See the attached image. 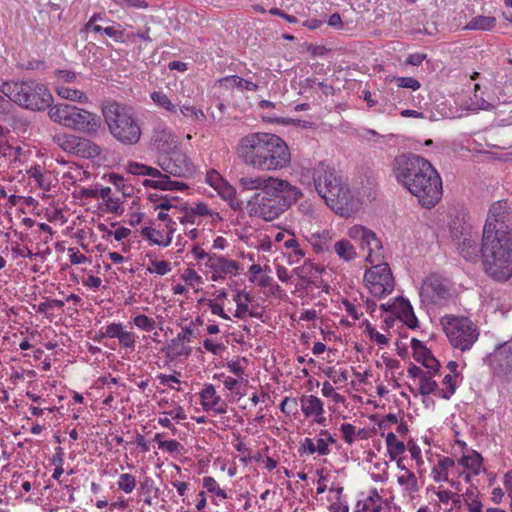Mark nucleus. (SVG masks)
Returning a JSON list of instances; mask_svg holds the SVG:
<instances>
[{"instance_id":"8fccbe9b","label":"nucleus","mask_w":512,"mask_h":512,"mask_svg":"<svg viewBox=\"0 0 512 512\" xmlns=\"http://www.w3.org/2000/svg\"><path fill=\"white\" fill-rule=\"evenodd\" d=\"M324 374L330 378L333 383H344L348 380V371L345 369H336L335 367H328L324 370Z\"/></svg>"},{"instance_id":"1a4fd4ad","label":"nucleus","mask_w":512,"mask_h":512,"mask_svg":"<svg viewBox=\"0 0 512 512\" xmlns=\"http://www.w3.org/2000/svg\"><path fill=\"white\" fill-rule=\"evenodd\" d=\"M275 140V134L255 132L243 136L236 147L239 159L247 166L258 169L270 141Z\"/></svg>"},{"instance_id":"393cba45","label":"nucleus","mask_w":512,"mask_h":512,"mask_svg":"<svg viewBox=\"0 0 512 512\" xmlns=\"http://www.w3.org/2000/svg\"><path fill=\"white\" fill-rule=\"evenodd\" d=\"M173 231V228H169L168 234L166 238H164L161 231L152 227H143L141 229V235L155 245L167 247L172 241Z\"/></svg>"},{"instance_id":"aec40b11","label":"nucleus","mask_w":512,"mask_h":512,"mask_svg":"<svg viewBox=\"0 0 512 512\" xmlns=\"http://www.w3.org/2000/svg\"><path fill=\"white\" fill-rule=\"evenodd\" d=\"M283 247L287 250L286 255L290 265L298 264L307 253V245L305 242H300L294 233H289L288 238L284 240Z\"/></svg>"},{"instance_id":"f257e3e1","label":"nucleus","mask_w":512,"mask_h":512,"mask_svg":"<svg viewBox=\"0 0 512 512\" xmlns=\"http://www.w3.org/2000/svg\"><path fill=\"white\" fill-rule=\"evenodd\" d=\"M511 219L512 208L508 202H494L489 208L482 234L484 270L501 282L512 277V229L504 230Z\"/></svg>"},{"instance_id":"09e8293b","label":"nucleus","mask_w":512,"mask_h":512,"mask_svg":"<svg viewBox=\"0 0 512 512\" xmlns=\"http://www.w3.org/2000/svg\"><path fill=\"white\" fill-rule=\"evenodd\" d=\"M202 485L205 489H207L208 492L215 494L221 499H226L228 497L227 493L219 487L217 481L213 477H204L202 480Z\"/></svg>"},{"instance_id":"2f4dec72","label":"nucleus","mask_w":512,"mask_h":512,"mask_svg":"<svg viewBox=\"0 0 512 512\" xmlns=\"http://www.w3.org/2000/svg\"><path fill=\"white\" fill-rule=\"evenodd\" d=\"M150 98L153 103L160 109L165 110L171 114H176L178 111V105L173 103L166 93L163 91H153L150 94Z\"/></svg>"},{"instance_id":"423d86ee","label":"nucleus","mask_w":512,"mask_h":512,"mask_svg":"<svg viewBox=\"0 0 512 512\" xmlns=\"http://www.w3.org/2000/svg\"><path fill=\"white\" fill-rule=\"evenodd\" d=\"M102 114L111 135L123 145H135L141 137V128L133 109L114 100L102 105Z\"/></svg>"},{"instance_id":"de8ad7c7","label":"nucleus","mask_w":512,"mask_h":512,"mask_svg":"<svg viewBox=\"0 0 512 512\" xmlns=\"http://www.w3.org/2000/svg\"><path fill=\"white\" fill-rule=\"evenodd\" d=\"M117 485L120 490L129 494L136 487V478L130 473H123L119 476Z\"/></svg>"},{"instance_id":"c03bdc74","label":"nucleus","mask_w":512,"mask_h":512,"mask_svg":"<svg viewBox=\"0 0 512 512\" xmlns=\"http://www.w3.org/2000/svg\"><path fill=\"white\" fill-rule=\"evenodd\" d=\"M252 300L249 293L245 291H238L234 296L236 303V311L234 316L237 318H243L245 313L248 311V303Z\"/></svg>"},{"instance_id":"c756f323","label":"nucleus","mask_w":512,"mask_h":512,"mask_svg":"<svg viewBox=\"0 0 512 512\" xmlns=\"http://www.w3.org/2000/svg\"><path fill=\"white\" fill-rule=\"evenodd\" d=\"M100 153L101 149L98 145L88 139L78 137L75 155L82 158H94L99 156Z\"/></svg>"},{"instance_id":"b1692460","label":"nucleus","mask_w":512,"mask_h":512,"mask_svg":"<svg viewBox=\"0 0 512 512\" xmlns=\"http://www.w3.org/2000/svg\"><path fill=\"white\" fill-rule=\"evenodd\" d=\"M221 82L223 85L227 88H236L239 91H257L259 86L257 83L249 80L244 79L237 75H229L225 78L221 79Z\"/></svg>"},{"instance_id":"a211bd4d","label":"nucleus","mask_w":512,"mask_h":512,"mask_svg":"<svg viewBox=\"0 0 512 512\" xmlns=\"http://www.w3.org/2000/svg\"><path fill=\"white\" fill-rule=\"evenodd\" d=\"M282 178L270 175H244L239 178V187L242 191H265L268 187L278 184Z\"/></svg>"},{"instance_id":"2eb2a0df","label":"nucleus","mask_w":512,"mask_h":512,"mask_svg":"<svg viewBox=\"0 0 512 512\" xmlns=\"http://www.w3.org/2000/svg\"><path fill=\"white\" fill-rule=\"evenodd\" d=\"M159 165L163 174L186 178L193 174L194 166L185 153L173 150L161 157Z\"/></svg>"},{"instance_id":"4d7b16f0","label":"nucleus","mask_w":512,"mask_h":512,"mask_svg":"<svg viewBox=\"0 0 512 512\" xmlns=\"http://www.w3.org/2000/svg\"><path fill=\"white\" fill-rule=\"evenodd\" d=\"M195 336V324L190 322L188 325L182 327L181 331L175 337L181 342L186 344L190 343L192 338Z\"/></svg>"},{"instance_id":"ddd939ff","label":"nucleus","mask_w":512,"mask_h":512,"mask_svg":"<svg viewBox=\"0 0 512 512\" xmlns=\"http://www.w3.org/2000/svg\"><path fill=\"white\" fill-rule=\"evenodd\" d=\"M347 236L357 242L362 250H367L366 261L370 264L384 259L382 242L371 229L356 224L348 228Z\"/></svg>"},{"instance_id":"a18cd8bd","label":"nucleus","mask_w":512,"mask_h":512,"mask_svg":"<svg viewBox=\"0 0 512 512\" xmlns=\"http://www.w3.org/2000/svg\"><path fill=\"white\" fill-rule=\"evenodd\" d=\"M154 441L158 443L159 449L165 450L171 454L179 453L182 449L180 442L176 440H162V434L160 433L154 436Z\"/></svg>"},{"instance_id":"4c0bfd02","label":"nucleus","mask_w":512,"mask_h":512,"mask_svg":"<svg viewBox=\"0 0 512 512\" xmlns=\"http://www.w3.org/2000/svg\"><path fill=\"white\" fill-rule=\"evenodd\" d=\"M127 171L133 175H147L153 179H157L158 176H161V171L157 168L150 167L138 162H130L127 165Z\"/></svg>"},{"instance_id":"e2e57ef3","label":"nucleus","mask_w":512,"mask_h":512,"mask_svg":"<svg viewBox=\"0 0 512 512\" xmlns=\"http://www.w3.org/2000/svg\"><path fill=\"white\" fill-rule=\"evenodd\" d=\"M342 437L347 444H352L355 441V427L350 423H343L340 426Z\"/></svg>"},{"instance_id":"f8f14e48","label":"nucleus","mask_w":512,"mask_h":512,"mask_svg":"<svg viewBox=\"0 0 512 512\" xmlns=\"http://www.w3.org/2000/svg\"><path fill=\"white\" fill-rule=\"evenodd\" d=\"M364 282L370 293L375 297H384L394 290L395 282L387 263L375 262L365 271Z\"/></svg>"},{"instance_id":"ea45409f","label":"nucleus","mask_w":512,"mask_h":512,"mask_svg":"<svg viewBox=\"0 0 512 512\" xmlns=\"http://www.w3.org/2000/svg\"><path fill=\"white\" fill-rule=\"evenodd\" d=\"M382 498L376 488L369 491V495L363 501L362 510L364 512H380Z\"/></svg>"},{"instance_id":"5701e85b","label":"nucleus","mask_w":512,"mask_h":512,"mask_svg":"<svg viewBox=\"0 0 512 512\" xmlns=\"http://www.w3.org/2000/svg\"><path fill=\"white\" fill-rule=\"evenodd\" d=\"M299 402L301 411L306 418L324 413V403L315 395H302Z\"/></svg>"},{"instance_id":"6e6552de","label":"nucleus","mask_w":512,"mask_h":512,"mask_svg":"<svg viewBox=\"0 0 512 512\" xmlns=\"http://www.w3.org/2000/svg\"><path fill=\"white\" fill-rule=\"evenodd\" d=\"M441 322L450 344L455 349L468 351L478 340L479 329L467 317L445 316Z\"/></svg>"},{"instance_id":"cd10ccee","label":"nucleus","mask_w":512,"mask_h":512,"mask_svg":"<svg viewBox=\"0 0 512 512\" xmlns=\"http://www.w3.org/2000/svg\"><path fill=\"white\" fill-rule=\"evenodd\" d=\"M29 179L33 180L35 185L44 191L51 189V175L49 172H44L40 166L31 167L27 171Z\"/></svg>"},{"instance_id":"e433bc0d","label":"nucleus","mask_w":512,"mask_h":512,"mask_svg":"<svg viewBox=\"0 0 512 512\" xmlns=\"http://www.w3.org/2000/svg\"><path fill=\"white\" fill-rule=\"evenodd\" d=\"M56 93L63 99H67L74 102L86 103L88 102V98L86 94L78 89H73L68 86H58L56 88Z\"/></svg>"},{"instance_id":"bb28decb","label":"nucleus","mask_w":512,"mask_h":512,"mask_svg":"<svg viewBox=\"0 0 512 512\" xmlns=\"http://www.w3.org/2000/svg\"><path fill=\"white\" fill-rule=\"evenodd\" d=\"M397 483L405 495H413L419 490V485L415 474L412 471H404L397 475Z\"/></svg>"},{"instance_id":"4468645a","label":"nucleus","mask_w":512,"mask_h":512,"mask_svg":"<svg viewBox=\"0 0 512 512\" xmlns=\"http://www.w3.org/2000/svg\"><path fill=\"white\" fill-rule=\"evenodd\" d=\"M269 146L257 170L273 172L288 167L291 154L286 142L275 135V140H271Z\"/></svg>"},{"instance_id":"603ef678","label":"nucleus","mask_w":512,"mask_h":512,"mask_svg":"<svg viewBox=\"0 0 512 512\" xmlns=\"http://www.w3.org/2000/svg\"><path fill=\"white\" fill-rule=\"evenodd\" d=\"M133 323L136 327L143 331H152L155 328L156 322L154 319L149 318L144 314H138L133 318Z\"/></svg>"},{"instance_id":"6ab92c4d","label":"nucleus","mask_w":512,"mask_h":512,"mask_svg":"<svg viewBox=\"0 0 512 512\" xmlns=\"http://www.w3.org/2000/svg\"><path fill=\"white\" fill-rule=\"evenodd\" d=\"M204 266L209 269L210 272H217L218 274L221 273L225 277L228 275L234 276L239 270V265L236 261L227 259L215 253L207 259Z\"/></svg>"},{"instance_id":"37998d69","label":"nucleus","mask_w":512,"mask_h":512,"mask_svg":"<svg viewBox=\"0 0 512 512\" xmlns=\"http://www.w3.org/2000/svg\"><path fill=\"white\" fill-rule=\"evenodd\" d=\"M331 240L330 232L324 230L320 233H313L308 241L317 252H322L328 249V242Z\"/></svg>"},{"instance_id":"7ed1b4c3","label":"nucleus","mask_w":512,"mask_h":512,"mask_svg":"<svg viewBox=\"0 0 512 512\" xmlns=\"http://www.w3.org/2000/svg\"><path fill=\"white\" fill-rule=\"evenodd\" d=\"M303 193L300 188L282 179L265 191L254 192L247 201V213L250 217L272 222L295 204Z\"/></svg>"},{"instance_id":"13d9d810","label":"nucleus","mask_w":512,"mask_h":512,"mask_svg":"<svg viewBox=\"0 0 512 512\" xmlns=\"http://www.w3.org/2000/svg\"><path fill=\"white\" fill-rule=\"evenodd\" d=\"M306 84L310 89H320L325 95L333 94L334 89L331 85L318 81L316 78L306 79Z\"/></svg>"},{"instance_id":"864d4df0","label":"nucleus","mask_w":512,"mask_h":512,"mask_svg":"<svg viewBox=\"0 0 512 512\" xmlns=\"http://www.w3.org/2000/svg\"><path fill=\"white\" fill-rule=\"evenodd\" d=\"M150 264L151 266L147 267V271L151 274L155 273L163 276L171 271L170 263L167 261L151 260Z\"/></svg>"},{"instance_id":"c85d7f7f","label":"nucleus","mask_w":512,"mask_h":512,"mask_svg":"<svg viewBox=\"0 0 512 512\" xmlns=\"http://www.w3.org/2000/svg\"><path fill=\"white\" fill-rule=\"evenodd\" d=\"M218 195L225 201L228 202L230 207L234 210L242 208V201L237 197L236 189L230 185L227 181L217 190Z\"/></svg>"},{"instance_id":"9d476101","label":"nucleus","mask_w":512,"mask_h":512,"mask_svg":"<svg viewBox=\"0 0 512 512\" xmlns=\"http://www.w3.org/2000/svg\"><path fill=\"white\" fill-rule=\"evenodd\" d=\"M453 287L449 279L431 273L422 281L419 297L425 305H441L452 297Z\"/></svg>"},{"instance_id":"412c9836","label":"nucleus","mask_w":512,"mask_h":512,"mask_svg":"<svg viewBox=\"0 0 512 512\" xmlns=\"http://www.w3.org/2000/svg\"><path fill=\"white\" fill-rule=\"evenodd\" d=\"M171 175L163 174L158 176L157 179H146L143 181L145 187H150L160 190L182 191L188 188V185L183 181L171 180Z\"/></svg>"},{"instance_id":"338daca9","label":"nucleus","mask_w":512,"mask_h":512,"mask_svg":"<svg viewBox=\"0 0 512 512\" xmlns=\"http://www.w3.org/2000/svg\"><path fill=\"white\" fill-rule=\"evenodd\" d=\"M297 407V400L296 398H289L286 397L280 404V410L285 413L286 415H290L294 413V410Z\"/></svg>"},{"instance_id":"473e14b6","label":"nucleus","mask_w":512,"mask_h":512,"mask_svg":"<svg viewBox=\"0 0 512 512\" xmlns=\"http://www.w3.org/2000/svg\"><path fill=\"white\" fill-rule=\"evenodd\" d=\"M295 273L299 278L307 283H313L314 279L320 275L321 270L317 265H314L310 261H305L302 266L295 269Z\"/></svg>"},{"instance_id":"4be33fe9","label":"nucleus","mask_w":512,"mask_h":512,"mask_svg":"<svg viewBox=\"0 0 512 512\" xmlns=\"http://www.w3.org/2000/svg\"><path fill=\"white\" fill-rule=\"evenodd\" d=\"M162 351L171 361L184 360L192 354V348L176 338L171 339L168 345L162 348Z\"/></svg>"},{"instance_id":"f3484780","label":"nucleus","mask_w":512,"mask_h":512,"mask_svg":"<svg viewBox=\"0 0 512 512\" xmlns=\"http://www.w3.org/2000/svg\"><path fill=\"white\" fill-rule=\"evenodd\" d=\"M201 405L204 411H212L215 414H225L228 409L227 403L217 394L212 384H205L199 392Z\"/></svg>"},{"instance_id":"3c124183","label":"nucleus","mask_w":512,"mask_h":512,"mask_svg":"<svg viewBox=\"0 0 512 512\" xmlns=\"http://www.w3.org/2000/svg\"><path fill=\"white\" fill-rule=\"evenodd\" d=\"M123 330L124 328L121 323H111L99 331V337L118 339Z\"/></svg>"},{"instance_id":"f03ea898","label":"nucleus","mask_w":512,"mask_h":512,"mask_svg":"<svg viewBox=\"0 0 512 512\" xmlns=\"http://www.w3.org/2000/svg\"><path fill=\"white\" fill-rule=\"evenodd\" d=\"M392 173L403 186L425 208L434 207L442 198V179L434 166L419 155L404 153L394 158Z\"/></svg>"},{"instance_id":"58836bf2","label":"nucleus","mask_w":512,"mask_h":512,"mask_svg":"<svg viewBox=\"0 0 512 512\" xmlns=\"http://www.w3.org/2000/svg\"><path fill=\"white\" fill-rule=\"evenodd\" d=\"M78 137L67 134H57L53 137V142L65 152L74 154L77 147Z\"/></svg>"},{"instance_id":"5fc2aeb1","label":"nucleus","mask_w":512,"mask_h":512,"mask_svg":"<svg viewBox=\"0 0 512 512\" xmlns=\"http://www.w3.org/2000/svg\"><path fill=\"white\" fill-rule=\"evenodd\" d=\"M391 81H395L396 85L399 88H409V89H412V90L416 91V90H418L421 87L420 82L417 79L413 78V77L393 76L391 78Z\"/></svg>"},{"instance_id":"0eeeda50","label":"nucleus","mask_w":512,"mask_h":512,"mask_svg":"<svg viewBox=\"0 0 512 512\" xmlns=\"http://www.w3.org/2000/svg\"><path fill=\"white\" fill-rule=\"evenodd\" d=\"M48 114L52 121L88 134L96 133L101 125L96 114L69 104L54 105Z\"/></svg>"},{"instance_id":"680f3d73","label":"nucleus","mask_w":512,"mask_h":512,"mask_svg":"<svg viewBox=\"0 0 512 512\" xmlns=\"http://www.w3.org/2000/svg\"><path fill=\"white\" fill-rule=\"evenodd\" d=\"M226 180L215 170H211L207 172L206 182L214 188V190H218L220 186L224 184Z\"/></svg>"},{"instance_id":"20e7f679","label":"nucleus","mask_w":512,"mask_h":512,"mask_svg":"<svg viewBox=\"0 0 512 512\" xmlns=\"http://www.w3.org/2000/svg\"><path fill=\"white\" fill-rule=\"evenodd\" d=\"M303 177H310L318 195L336 213L346 214L350 207V192L335 169L328 163L320 161L303 170Z\"/></svg>"},{"instance_id":"c9c22d12","label":"nucleus","mask_w":512,"mask_h":512,"mask_svg":"<svg viewBox=\"0 0 512 512\" xmlns=\"http://www.w3.org/2000/svg\"><path fill=\"white\" fill-rule=\"evenodd\" d=\"M387 452L391 460H395L406 450L404 442L397 439L393 432H389L386 436Z\"/></svg>"},{"instance_id":"6e6d98bb","label":"nucleus","mask_w":512,"mask_h":512,"mask_svg":"<svg viewBox=\"0 0 512 512\" xmlns=\"http://www.w3.org/2000/svg\"><path fill=\"white\" fill-rule=\"evenodd\" d=\"M443 384L447 387L446 391H440L438 393V396L444 399H450V397L455 393L456 391V381H455V375L447 374L443 378Z\"/></svg>"},{"instance_id":"052dcab7","label":"nucleus","mask_w":512,"mask_h":512,"mask_svg":"<svg viewBox=\"0 0 512 512\" xmlns=\"http://www.w3.org/2000/svg\"><path fill=\"white\" fill-rule=\"evenodd\" d=\"M366 323V332L370 339L375 341L377 344L387 345L388 338L384 334L379 333L368 321H366Z\"/></svg>"},{"instance_id":"a19ab883","label":"nucleus","mask_w":512,"mask_h":512,"mask_svg":"<svg viewBox=\"0 0 512 512\" xmlns=\"http://www.w3.org/2000/svg\"><path fill=\"white\" fill-rule=\"evenodd\" d=\"M178 108L181 114L191 122L203 123L206 120L204 112L201 109H197L195 106L185 103L181 106L178 105Z\"/></svg>"},{"instance_id":"49530a36","label":"nucleus","mask_w":512,"mask_h":512,"mask_svg":"<svg viewBox=\"0 0 512 512\" xmlns=\"http://www.w3.org/2000/svg\"><path fill=\"white\" fill-rule=\"evenodd\" d=\"M440 390L438 389V384L431 377L425 375L419 380V393L421 395H429L435 394L438 396Z\"/></svg>"},{"instance_id":"a878e982","label":"nucleus","mask_w":512,"mask_h":512,"mask_svg":"<svg viewBox=\"0 0 512 512\" xmlns=\"http://www.w3.org/2000/svg\"><path fill=\"white\" fill-rule=\"evenodd\" d=\"M334 252L344 262H351L357 258V251L350 240L342 238L335 242Z\"/></svg>"},{"instance_id":"bf43d9fd","label":"nucleus","mask_w":512,"mask_h":512,"mask_svg":"<svg viewBox=\"0 0 512 512\" xmlns=\"http://www.w3.org/2000/svg\"><path fill=\"white\" fill-rule=\"evenodd\" d=\"M118 341L125 349H130L132 351L135 348V335L132 332L123 330L118 337Z\"/></svg>"},{"instance_id":"0e129e2a","label":"nucleus","mask_w":512,"mask_h":512,"mask_svg":"<svg viewBox=\"0 0 512 512\" xmlns=\"http://www.w3.org/2000/svg\"><path fill=\"white\" fill-rule=\"evenodd\" d=\"M455 462L450 457H441L438 460V468L441 470V473L443 474V481H448V470L452 467H454Z\"/></svg>"},{"instance_id":"9b49d317","label":"nucleus","mask_w":512,"mask_h":512,"mask_svg":"<svg viewBox=\"0 0 512 512\" xmlns=\"http://www.w3.org/2000/svg\"><path fill=\"white\" fill-rule=\"evenodd\" d=\"M484 363L492 375L501 381H512V340L498 343L494 350L487 354Z\"/></svg>"},{"instance_id":"774afa93","label":"nucleus","mask_w":512,"mask_h":512,"mask_svg":"<svg viewBox=\"0 0 512 512\" xmlns=\"http://www.w3.org/2000/svg\"><path fill=\"white\" fill-rule=\"evenodd\" d=\"M69 260L70 263L73 265L78 264H84L86 262H89V259L86 255L80 253L79 251H75L73 248H70L69 250Z\"/></svg>"},{"instance_id":"f704fd0d","label":"nucleus","mask_w":512,"mask_h":512,"mask_svg":"<svg viewBox=\"0 0 512 512\" xmlns=\"http://www.w3.org/2000/svg\"><path fill=\"white\" fill-rule=\"evenodd\" d=\"M335 443L336 439L331 435V433L328 430H321L315 442L317 454L320 456L328 455L331 451L329 446Z\"/></svg>"},{"instance_id":"39448f33","label":"nucleus","mask_w":512,"mask_h":512,"mask_svg":"<svg viewBox=\"0 0 512 512\" xmlns=\"http://www.w3.org/2000/svg\"><path fill=\"white\" fill-rule=\"evenodd\" d=\"M0 93L21 108L30 111H42L50 107L53 96L49 89L37 80L4 81L0 84Z\"/></svg>"},{"instance_id":"7c9ffc66","label":"nucleus","mask_w":512,"mask_h":512,"mask_svg":"<svg viewBox=\"0 0 512 512\" xmlns=\"http://www.w3.org/2000/svg\"><path fill=\"white\" fill-rule=\"evenodd\" d=\"M496 25V18L493 16L478 15L473 17L465 26L464 30L490 31Z\"/></svg>"},{"instance_id":"69168bd1","label":"nucleus","mask_w":512,"mask_h":512,"mask_svg":"<svg viewBox=\"0 0 512 512\" xmlns=\"http://www.w3.org/2000/svg\"><path fill=\"white\" fill-rule=\"evenodd\" d=\"M299 453L300 454H308L312 455L317 453L316 445L313 439L311 438H305L299 447Z\"/></svg>"},{"instance_id":"dca6fc26","label":"nucleus","mask_w":512,"mask_h":512,"mask_svg":"<svg viewBox=\"0 0 512 512\" xmlns=\"http://www.w3.org/2000/svg\"><path fill=\"white\" fill-rule=\"evenodd\" d=\"M453 238L456 241L459 254L464 259L475 261L479 254H482V247L479 248L478 246V236L476 233L473 234L471 231L463 228L461 235L459 237L454 235Z\"/></svg>"},{"instance_id":"79ce46f5","label":"nucleus","mask_w":512,"mask_h":512,"mask_svg":"<svg viewBox=\"0 0 512 512\" xmlns=\"http://www.w3.org/2000/svg\"><path fill=\"white\" fill-rule=\"evenodd\" d=\"M460 464L470 469L473 474L477 475L482 467V457L479 453L473 451L472 453L464 455L460 460Z\"/></svg>"},{"instance_id":"72a5a7b5","label":"nucleus","mask_w":512,"mask_h":512,"mask_svg":"<svg viewBox=\"0 0 512 512\" xmlns=\"http://www.w3.org/2000/svg\"><path fill=\"white\" fill-rule=\"evenodd\" d=\"M399 318L409 328L414 329L418 326V320L414 314L411 304L403 298L400 300Z\"/></svg>"}]
</instances>
